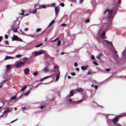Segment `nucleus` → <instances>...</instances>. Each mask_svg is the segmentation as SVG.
<instances>
[{
    "label": "nucleus",
    "mask_w": 126,
    "mask_h": 126,
    "mask_svg": "<svg viewBox=\"0 0 126 126\" xmlns=\"http://www.w3.org/2000/svg\"><path fill=\"white\" fill-rule=\"evenodd\" d=\"M76 70L77 71H78V72L79 71V68H78V67L76 68Z\"/></svg>",
    "instance_id": "nucleus-51"
},
{
    "label": "nucleus",
    "mask_w": 126,
    "mask_h": 126,
    "mask_svg": "<svg viewBox=\"0 0 126 126\" xmlns=\"http://www.w3.org/2000/svg\"><path fill=\"white\" fill-rule=\"evenodd\" d=\"M49 76H47V77H45L41 79L40 80V81H42L43 80L46 79H47V78H49Z\"/></svg>",
    "instance_id": "nucleus-22"
},
{
    "label": "nucleus",
    "mask_w": 126,
    "mask_h": 126,
    "mask_svg": "<svg viewBox=\"0 0 126 126\" xmlns=\"http://www.w3.org/2000/svg\"><path fill=\"white\" fill-rule=\"evenodd\" d=\"M30 72V70L28 68H26L24 70V73L26 74H28Z\"/></svg>",
    "instance_id": "nucleus-18"
},
{
    "label": "nucleus",
    "mask_w": 126,
    "mask_h": 126,
    "mask_svg": "<svg viewBox=\"0 0 126 126\" xmlns=\"http://www.w3.org/2000/svg\"><path fill=\"white\" fill-rule=\"evenodd\" d=\"M11 110L10 108H6L3 112V113L5 114V116H6L8 114L7 113V112H9Z\"/></svg>",
    "instance_id": "nucleus-7"
},
{
    "label": "nucleus",
    "mask_w": 126,
    "mask_h": 126,
    "mask_svg": "<svg viewBox=\"0 0 126 126\" xmlns=\"http://www.w3.org/2000/svg\"><path fill=\"white\" fill-rule=\"evenodd\" d=\"M55 22V21L54 20H53L51 22L49 25H48V27H49L50 26L52 25L53 23H54Z\"/></svg>",
    "instance_id": "nucleus-24"
},
{
    "label": "nucleus",
    "mask_w": 126,
    "mask_h": 126,
    "mask_svg": "<svg viewBox=\"0 0 126 126\" xmlns=\"http://www.w3.org/2000/svg\"><path fill=\"white\" fill-rule=\"evenodd\" d=\"M28 30H29V29H28V28H26L24 29V31H28Z\"/></svg>",
    "instance_id": "nucleus-43"
},
{
    "label": "nucleus",
    "mask_w": 126,
    "mask_h": 126,
    "mask_svg": "<svg viewBox=\"0 0 126 126\" xmlns=\"http://www.w3.org/2000/svg\"><path fill=\"white\" fill-rule=\"evenodd\" d=\"M18 28H12V30L14 32H17V30Z\"/></svg>",
    "instance_id": "nucleus-21"
},
{
    "label": "nucleus",
    "mask_w": 126,
    "mask_h": 126,
    "mask_svg": "<svg viewBox=\"0 0 126 126\" xmlns=\"http://www.w3.org/2000/svg\"><path fill=\"white\" fill-rule=\"evenodd\" d=\"M90 22V19H88L85 21V22L86 23L89 22Z\"/></svg>",
    "instance_id": "nucleus-36"
},
{
    "label": "nucleus",
    "mask_w": 126,
    "mask_h": 126,
    "mask_svg": "<svg viewBox=\"0 0 126 126\" xmlns=\"http://www.w3.org/2000/svg\"><path fill=\"white\" fill-rule=\"evenodd\" d=\"M22 13L21 14V15H22V16H23V15H24V10L23 9H22Z\"/></svg>",
    "instance_id": "nucleus-44"
},
{
    "label": "nucleus",
    "mask_w": 126,
    "mask_h": 126,
    "mask_svg": "<svg viewBox=\"0 0 126 126\" xmlns=\"http://www.w3.org/2000/svg\"><path fill=\"white\" fill-rule=\"evenodd\" d=\"M17 40L19 41H22V40L18 37H17Z\"/></svg>",
    "instance_id": "nucleus-32"
},
{
    "label": "nucleus",
    "mask_w": 126,
    "mask_h": 126,
    "mask_svg": "<svg viewBox=\"0 0 126 126\" xmlns=\"http://www.w3.org/2000/svg\"><path fill=\"white\" fill-rule=\"evenodd\" d=\"M74 94L73 93V91H71L70 93V94L69 95L70 96H72Z\"/></svg>",
    "instance_id": "nucleus-26"
},
{
    "label": "nucleus",
    "mask_w": 126,
    "mask_h": 126,
    "mask_svg": "<svg viewBox=\"0 0 126 126\" xmlns=\"http://www.w3.org/2000/svg\"><path fill=\"white\" fill-rule=\"evenodd\" d=\"M21 55H16V58H19L21 57Z\"/></svg>",
    "instance_id": "nucleus-29"
},
{
    "label": "nucleus",
    "mask_w": 126,
    "mask_h": 126,
    "mask_svg": "<svg viewBox=\"0 0 126 126\" xmlns=\"http://www.w3.org/2000/svg\"><path fill=\"white\" fill-rule=\"evenodd\" d=\"M49 70L46 67L42 71L44 72L47 73L48 72Z\"/></svg>",
    "instance_id": "nucleus-15"
},
{
    "label": "nucleus",
    "mask_w": 126,
    "mask_h": 126,
    "mask_svg": "<svg viewBox=\"0 0 126 126\" xmlns=\"http://www.w3.org/2000/svg\"><path fill=\"white\" fill-rule=\"evenodd\" d=\"M15 57H11L10 56H7L4 59V60H6L9 59H13V58H15Z\"/></svg>",
    "instance_id": "nucleus-13"
},
{
    "label": "nucleus",
    "mask_w": 126,
    "mask_h": 126,
    "mask_svg": "<svg viewBox=\"0 0 126 126\" xmlns=\"http://www.w3.org/2000/svg\"><path fill=\"white\" fill-rule=\"evenodd\" d=\"M61 41L60 40H58V44H57V46H59L61 44Z\"/></svg>",
    "instance_id": "nucleus-28"
},
{
    "label": "nucleus",
    "mask_w": 126,
    "mask_h": 126,
    "mask_svg": "<svg viewBox=\"0 0 126 126\" xmlns=\"http://www.w3.org/2000/svg\"><path fill=\"white\" fill-rule=\"evenodd\" d=\"M42 8H46V6L45 5H43L42 6Z\"/></svg>",
    "instance_id": "nucleus-58"
},
{
    "label": "nucleus",
    "mask_w": 126,
    "mask_h": 126,
    "mask_svg": "<svg viewBox=\"0 0 126 126\" xmlns=\"http://www.w3.org/2000/svg\"><path fill=\"white\" fill-rule=\"evenodd\" d=\"M21 109L23 111H24V107H22L21 108Z\"/></svg>",
    "instance_id": "nucleus-63"
},
{
    "label": "nucleus",
    "mask_w": 126,
    "mask_h": 126,
    "mask_svg": "<svg viewBox=\"0 0 126 126\" xmlns=\"http://www.w3.org/2000/svg\"><path fill=\"white\" fill-rule=\"evenodd\" d=\"M103 55H104L103 54L101 53L99 54L98 56H97V58L98 60H100V57H103Z\"/></svg>",
    "instance_id": "nucleus-14"
},
{
    "label": "nucleus",
    "mask_w": 126,
    "mask_h": 126,
    "mask_svg": "<svg viewBox=\"0 0 126 126\" xmlns=\"http://www.w3.org/2000/svg\"><path fill=\"white\" fill-rule=\"evenodd\" d=\"M38 74V73L37 72H35L33 73V75L34 76H37Z\"/></svg>",
    "instance_id": "nucleus-27"
},
{
    "label": "nucleus",
    "mask_w": 126,
    "mask_h": 126,
    "mask_svg": "<svg viewBox=\"0 0 126 126\" xmlns=\"http://www.w3.org/2000/svg\"><path fill=\"white\" fill-rule=\"evenodd\" d=\"M60 5L63 7L64 6V4L63 3H61L60 4Z\"/></svg>",
    "instance_id": "nucleus-33"
},
{
    "label": "nucleus",
    "mask_w": 126,
    "mask_h": 126,
    "mask_svg": "<svg viewBox=\"0 0 126 126\" xmlns=\"http://www.w3.org/2000/svg\"><path fill=\"white\" fill-rule=\"evenodd\" d=\"M92 72V71L91 70H88L87 73V74L88 75H90Z\"/></svg>",
    "instance_id": "nucleus-23"
},
{
    "label": "nucleus",
    "mask_w": 126,
    "mask_h": 126,
    "mask_svg": "<svg viewBox=\"0 0 126 126\" xmlns=\"http://www.w3.org/2000/svg\"><path fill=\"white\" fill-rule=\"evenodd\" d=\"M31 90L30 89V88L27 92L24 93V95L25 96H27V95H28L30 93Z\"/></svg>",
    "instance_id": "nucleus-16"
},
{
    "label": "nucleus",
    "mask_w": 126,
    "mask_h": 126,
    "mask_svg": "<svg viewBox=\"0 0 126 126\" xmlns=\"http://www.w3.org/2000/svg\"><path fill=\"white\" fill-rule=\"evenodd\" d=\"M121 3V0H119L117 2V3L119 4H120Z\"/></svg>",
    "instance_id": "nucleus-50"
},
{
    "label": "nucleus",
    "mask_w": 126,
    "mask_h": 126,
    "mask_svg": "<svg viewBox=\"0 0 126 126\" xmlns=\"http://www.w3.org/2000/svg\"><path fill=\"white\" fill-rule=\"evenodd\" d=\"M114 12V14H115L116 13V9H112L111 10H109L108 12V14L107 16V18L108 19V20L110 19L109 18L110 17L111 15L112 12ZM112 20V19H111Z\"/></svg>",
    "instance_id": "nucleus-3"
},
{
    "label": "nucleus",
    "mask_w": 126,
    "mask_h": 126,
    "mask_svg": "<svg viewBox=\"0 0 126 126\" xmlns=\"http://www.w3.org/2000/svg\"><path fill=\"white\" fill-rule=\"evenodd\" d=\"M82 101V100H80L77 101H72V100L70 98L69 99V102H71V103L74 104H77L81 102Z\"/></svg>",
    "instance_id": "nucleus-4"
},
{
    "label": "nucleus",
    "mask_w": 126,
    "mask_h": 126,
    "mask_svg": "<svg viewBox=\"0 0 126 126\" xmlns=\"http://www.w3.org/2000/svg\"><path fill=\"white\" fill-rule=\"evenodd\" d=\"M58 39H59L58 38H57V39H56L55 40H54L51 41V42H54V41H56Z\"/></svg>",
    "instance_id": "nucleus-55"
},
{
    "label": "nucleus",
    "mask_w": 126,
    "mask_h": 126,
    "mask_svg": "<svg viewBox=\"0 0 126 126\" xmlns=\"http://www.w3.org/2000/svg\"><path fill=\"white\" fill-rule=\"evenodd\" d=\"M83 0H80L79 2L81 3H82Z\"/></svg>",
    "instance_id": "nucleus-54"
},
{
    "label": "nucleus",
    "mask_w": 126,
    "mask_h": 126,
    "mask_svg": "<svg viewBox=\"0 0 126 126\" xmlns=\"http://www.w3.org/2000/svg\"><path fill=\"white\" fill-rule=\"evenodd\" d=\"M94 58H95L94 55H92L91 56V58L93 60H94Z\"/></svg>",
    "instance_id": "nucleus-47"
},
{
    "label": "nucleus",
    "mask_w": 126,
    "mask_h": 126,
    "mask_svg": "<svg viewBox=\"0 0 126 126\" xmlns=\"http://www.w3.org/2000/svg\"><path fill=\"white\" fill-rule=\"evenodd\" d=\"M88 66V65H86L84 67H85V69H86Z\"/></svg>",
    "instance_id": "nucleus-61"
},
{
    "label": "nucleus",
    "mask_w": 126,
    "mask_h": 126,
    "mask_svg": "<svg viewBox=\"0 0 126 126\" xmlns=\"http://www.w3.org/2000/svg\"><path fill=\"white\" fill-rule=\"evenodd\" d=\"M44 53V51L43 50H42L41 51L35 52L34 53V55L36 56H37L39 54H43Z\"/></svg>",
    "instance_id": "nucleus-8"
},
{
    "label": "nucleus",
    "mask_w": 126,
    "mask_h": 126,
    "mask_svg": "<svg viewBox=\"0 0 126 126\" xmlns=\"http://www.w3.org/2000/svg\"><path fill=\"white\" fill-rule=\"evenodd\" d=\"M23 91L24 87L22 88L20 91L18 93H17V94H21V95L20 96H19V97H16V95H15L12 96L11 98L10 99V101L12 100H14L15 99H16V100H17L19 98L21 97L23 95V93H22V92Z\"/></svg>",
    "instance_id": "nucleus-1"
},
{
    "label": "nucleus",
    "mask_w": 126,
    "mask_h": 126,
    "mask_svg": "<svg viewBox=\"0 0 126 126\" xmlns=\"http://www.w3.org/2000/svg\"><path fill=\"white\" fill-rule=\"evenodd\" d=\"M19 21L17 20H16V21H14L13 22L12 25H19Z\"/></svg>",
    "instance_id": "nucleus-11"
},
{
    "label": "nucleus",
    "mask_w": 126,
    "mask_h": 126,
    "mask_svg": "<svg viewBox=\"0 0 126 126\" xmlns=\"http://www.w3.org/2000/svg\"><path fill=\"white\" fill-rule=\"evenodd\" d=\"M121 117V115L117 116L116 117H115L112 120V121L114 124H116V122L118 120L120 117Z\"/></svg>",
    "instance_id": "nucleus-6"
},
{
    "label": "nucleus",
    "mask_w": 126,
    "mask_h": 126,
    "mask_svg": "<svg viewBox=\"0 0 126 126\" xmlns=\"http://www.w3.org/2000/svg\"><path fill=\"white\" fill-rule=\"evenodd\" d=\"M93 63L96 65H98V63L95 62L93 61Z\"/></svg>",
    "instance_id": "nucleus-42"
},
{
    "label": "nucleus",
    "mask_w": 126,
    "mask_h": 126,
    "mask_svg": "<svg viewBox=\"0 0 126 126\" xmlns=\"http://www.w3.org/2000/svg\"><path fill=\"white\" fill-rule=\"evenodd\" d=\"M23 65H24V62L22 61H20L16 64L15 66L16 68H18Z\"/></svg>",
    "instance_id": "nucleus-5"
},
{
    "label": "nucleus",
    "mask_w": 126,
    "mask_h": 126,
    "mask_svg": "<svg viewBox=\"0 0 126 126\" xmlns=\"http://www.w3.org/2000/svg\"><path fill=\"white\" fill-rule=\"evenodd\" d=\"M11 66L9 64H8L6 66V70L7 71H8L9 69L10 68Z\"/></svg>",
    "instance_id": "nucleus-20"
},
{
    "label": "nucleus",
    "mask_w": 126,
    "mask_h": 126,
    "mask_svg": "<svg viewBox=\"0 0 126 126\" xmlns=\"http://www.w3.org/2000/svg\"><path fill=\"white\" fill-rule=\"evenodd\" d=\"M68 78L69 79H70L71 78V77L70 76H68Z\"/></svg>",
    "instance_id": "nucleus-64"
},
{
    "label": "nucleus",
    "mask_w": 126,
    "mask_h": 126,
    "mask_svg": "<svg viewBox=\"0 0 126 126\" xmlns=\"http://www.w3.org/2000/svg\"><path fill=\"white\" fill-rule=\"evenodd\" d=\"M109 10V9H107V10H106V11H105L103 12L104 14H105L107 12H108Z\"/></svg>",
    "instance_id": "nucleus-38"
},
{
    "label": "nucleus",
    "mask_w": 126,
    "mask_h": 126,
    "mask_svg": "<svg viewBox=\"0 0 126 126\" xmlns=\"http://www.w3.org/2000/svg\"><path fill=\"white\" fill-rule=\"evenodd\" d=\"M43 45V43H41L40 44L38 45H36V46L35 47H40V46H41L42 45Z\"/></svg>",
    "instance_id": "nucleus-30"
},
{
    "label": "nucleus",
    "mask_w": 126,
    "mask_h": 126,
    "mask_svg": "<svg viewBox=\"0 0 126 126\" xmlns=\"http://www.w3.org/2000/svg\"><path fill=\"white\" fill-rule=\"evenodd\" d=\"M4 37H5V38L6 39H8V35L6 34L5 35Z\"/></svg>",
    "instance_id": "nucleus-37"
},
{
    "label": "nucleus",
    "mask_w": 126,
    "mask_h": 126,
    "mask_svg": "<svg viewBox=\"0 0 126 126\" xmlns=\"http://www.w3.org/2000/svg\"><path fill=\"white\" fill-rule=\"evenodd\" d=\"M55 10L56 15H57L58 14L59 10V8L57 7H56L55 8Z\"/></svg>",
    "instance_id": "nucleus-10"
},
{
    "label": "nucleus",
    "mask_w": 126,
    "mask_h": 126,
    "mask_svg": "<svg viewBox=\"0 0 126 126\" xmlns=\"http://www.w3.org/2000/svg\"><path fill=\"white\" fill-rule=\"evenodd\" d=\"M98 87L97 86V85L95 86V88L96 90V89H97V88H98Z\"/></svg>",
    "instance_id": "nucleus-60"
},
{
    "label": "nucleus",
    "mask_w": 126,
    "mask_h": 126,
    "mask_svg": "<svg viewBox=\"0 0 126 126\" xmlns=\"http://www.w3.org/2000/svg\"><path fill=\"white\" fill-rule=\"evenodd\" d=\"M18 36H17L14 35L12 37V41L17 40Z\"/></svg>",
    "instance_id": "nucleus-9"
},
{
    "label": "nucleus",
    "mask_w": 126,
    "mask_h": 126,
    "mask_svg": "<svg viewBox=\"0 0 126 126\" xmlns=\"http://www.w3.org/2000/svg\"><path fill=\"white\" fill-rule=\"evenodd\" d=\"M77 91H78L79 92H83L81 88H78L77 90Z\"/></svg>",
    "instance_id": "nucleus-25"
},
{
    "label": "nucleus",
    "mask_w": 126,
    "mask_h": 126,
    "mask_svg": "<svg viewBox=\"0 0 126 126\" xmlns=\"http://www.w3.org/2000/svg\"><path fill=\"white\" fill-rule=\"evenodd\" d=\"M5 43L6 44L8 45V43L7 41H5Z\"/></svg>",
    "instance_id": "nucleus-52"
},
{
    "label": "nucleus",
    "mask_w": 126,
    "mask_h": 126,
    "mask_svg": "<svg viewBox=\"0 0 126 126\" xmlns=\"http://www.w3.org/2000/svg\"><path fill=\"white\" fill-rule=\"evenodd\" d=\"M74 66L75 67H76L77 66V62H75L74 63Z\"/></svg>",
    "instance_id": "nucleus-48"
},
{
    "label": "nucleus",
    "mask_w": 126,
    "mask_h": 126,
    "mask_svg": "<svg viewBox=\"0 0 126 126\" xmlns=\"http://www.w3.org/2000/svg\"><path fill=\"white\" fill-rule=\"evenodd\" d=\"M45 107V106H41L40 107V108L41 109H43Z\"/></svg>",
    "instance_id": "nucleus-53"
},
{
    "label": "nucleus",
    "mask_w": 126,
    "mask_h": 126,
    "mask_svg": "<svg viewBox=\"0 0 126 126\" xmlns=\"http://www.w3.org/2000/svg\"><path fill=\"white\" fill-rule=\"evenodd\" d=\"M19 25H12V28H19L18 27Z\"/></svg>",
    "instance_id": "nucleus-17"
},
{
    "label": "nucleus",
    "mask_w": 126,
    "mask_h": 126,
    "mask_svg": "<svg viewBox=\"0 0 126 126\" xmlns=\"http://www.w3.org/2000/svg\"><path fill=\"white\" fill-rule=\"evenodd\" d=\"M27 86H24V92H25L24 91L26 89Z\"/></svg>",
    "instance_id": "nucleus-59"
},
{
    "label": "nucleus",
    "mask_w": 126,
    "mask_h": 126,
    "mask_svg": "<svg viewBox=\"0 0 126 126\" xmlns=\"http://www.w3.org/2000/svg\"><path fill=\"white\" fill-rule=\"evenodd\" d=\"M105 41L108 44H111V42H110L107 40H105Z\"/></svg>",
    "instance_id": "nucleus-39"
},
{
    "label": "nucleus",
    "mask_w": 126,
    "mask_h": 126,
    "mask_svg": "<svg viewBox=\"0 0 126 126\" xmlns=\"http://www.w3.org/2000/svg\"><path fill=\"white\" fill-rule=\"evenodd\" d=\"M37 11L36 10H34L33 12H32V13L33 14H35L36 13Z\"/></svg>",
    "instance_id": "nucleus-35"
},
{
    "label": "nucleus",
    "mask_w": 126,
    "mask_h": 126,
    "mask_svg": "<svg viewBox=\"0 0 126 126\" xmlns=\"http://www.w3.org/2000/svg\"><path fill=\"white\" fill-rule=\"evenodd\" d=\"M85 67L84 66H82L81 67V69L83 70H85Z\"/></svg>",
    "instance_id": "nucleus-34"
},
{
    "label": "nucleus",
    "mask_w": 126,
    "mask_h": 126,
    "mask_svg": "<svg viewBox=\"0 0 126 126\" xmlns=\"http://www.w3.org/2000/svg\"><path fill=\"white\" fill-rule=\"evenodd\" d=\"M41 30V29H40V28H38L36 29V31L37 32H39Z\"/></svg>",
    "instance_id": "nucleus-40"
},
{
    "label": "nucleus",
    "mask_w": 126,
    "mask_h": 126,
    "mask_svg": "<svg viewBox=\"0 0 126 126\" xmlns=\"http://www.w3.org/2000/svg\"><path fill=\"white\" fill-rule=\"evenodd\" d=\"M58 67V66H54V69H56Z\"/></svg>",
    "instance_id": "nucleus-62"
},
{
    "label": "nucleus",
    "mask_w": 126,
    "mask_h": 126,
    "mask_svg": "<svg viewBox=\"0 0 126 126\" xmlns=\"http://www.w3.org/2000/svg\"><path fill=\"white\" fill-rule=\"evenodd\" d=\"M110 69H105V70L108 72L110 71Z\"/></svg>",
    "instance_id": "nucleus-49"
},
{
    "label": "nucleus",
    "mask_w": 126,
    "mask_h": 126,
    "mask_svg": "<svg viewBox=\"0 0 126 126\" xmlns=\"http://www.w3.org/2000/svg\"><path fill=\"white\" fill-rule=\"evenodd\" d=\"M112 22L111 19L108 20V23H105L104 24L103 26V28L105 30L107 29L110 26V24Z\"/></svg>",
    "instance_id": "nucleus-2"
},
{
    "label": "nucleus",
    "mask_w": 126,
    "mask_h": 126,
    "mask_svg": "<svg viewBox=\"0 0 126 126\" xmlns=\"http://www.w3.org/2000/svg\"><path fill=\"white\" fill-rule=\"evenodd\" d=\"M105 32L103 31V33L101 35L100 37L102 38H105L106 37L105 36Z\"/></svg>",
    "instance_id": "nucleus-12"
},
{
    "label": "nucleus",
    "mask_w": 126,
    "mask_h": 126,
    "mask_svg": "<svg viewBox=\"0 0 126 126\" xmlns=\"http://www.w3.org/2000/svg\"><path fill=\"white\" fill-rule=\"evenodd\" d=\"M17 119H16L14 120H13V121H12L11 122H10V123H12L13 122L16 121L17 119Z\"/></svg>",
    "instance_id": "nucleus-46"
},
{
    "label": "nucleus",
    "mask_w": 126,
    "mask_h": 126,
    "mask_svg": "<svg viewBox=\"0 0 126 126\" xmlns=\"http://www.w3.org/2000/svg\"><path fill=\"white\" fill-rule=\"evenodd\" d=\"M66 24H64V23H63V24H61V25L62 26H66Z\"/></svg>",
    "instance_id": "nucleus-45"
},
{
    "label": "nucleus",
    "mask_w": 126,
    "mask_h": 126,
    "mask_svg": "<svg viewBox=\"0 0 126 126\" xmlns=\"http://www.w3.org/2000/svg\"><path fill=\"white\" fill-rule=\"evenodd\" d=\"M28 60V59L26 58H24V65L26 62Z\"/></svg>",
    "instance_id": "nucleus-31"
},
{
    "label": "nucleus",
    "mask_w": 126,
    "mask_h": 126,
    "mask_svg": "<svg viewBox=\"0 0 126 126\" xmlns=\"http://www.w3.org/2000/svg\"><path fill=\"white\" fill-rule=\"evenodd\" d=\"M3 39V37L2 36H0V40L1 41Z\"/></svg>",
    "instance_id": "nucleus-57"
},
{
    "label": "nucleus",
    "mask_w": 126,
    "mask_h": 126,
    "mask_svg": "<svg viewBox=\"0 0 126 126\" xmlns=\"http://www.w3.org/2000/svg\"><path fill=\"white\" fill-rule=\"evenodd\" d=\"M51 5L52 6H55V4L54 3H53L51 4Z\"/></svg>",
    "instance_id": "nucleus-56"
},
{
    "label": "nucleus",
    "mask_w": 126,
    "mask_h": 126,
    "mask_svg": "<svg viewBox=\"0 0 126 126\" xmlns=\"http://www.w3.org/2000/svg\"><path fill=\"white\" fill-rule=\"evenodd\" d=\"M71 75L72 76H74L76 74L75 72H73V73H71Z\"/></svg>",
    "instance_id": "nucleus-41"
},
{
    "label": "nucleus",
    "mask_w": 126,
    "mask_h": 126,
    "mask_svg": "<svg viewBox=\"0 0 126 126\" xmlns=\"http://www.w3.org/2000/svg\"><path fill=\"white\" fill-rule=\"evenodd\" d=\"M60 72H59L58 74L56 76V81H57V80H58L59 79V78H60L59 75H60Z\"/></svg>",
    "instance_id": "nucleus-19"
}]
</instances>
